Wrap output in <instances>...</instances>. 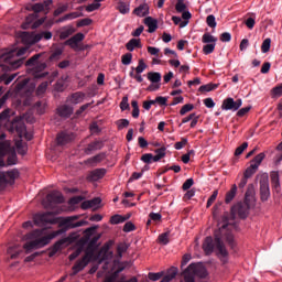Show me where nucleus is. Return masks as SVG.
Masks as SVG:
<instances>
[{
  "instance_id": "1",
  "label": "nucleus",
  "mask_w": 282,
  "mask_h": 282,
  "mask_svg": "<svg viewBox=\"0 0 282 282\" xmlns=\"http://www.w3.org/2000/svg\"><path fill=\"white\" fill-rule=\"evenodd\" d=\"M218 230L215 231V241L213 237H207L203 243V250L205 254H213L215 248L218 251L219 257H228V251L226 250V246H224V241H227L229 246H232L235 241V236H232V231H230V225H228V220L225 223H220Z\"/></svg>"
},
{
  "instance_id": "2",
  "label": "nucleus",
  "mask_w": 282,
  "mask_h": 282,
  "mask_svg": "<svg viewBox=\"0 0 282 282\" xmlns=\"http://www.w3.org/2000/svg\"><path fill=\"white\" fill-rule=\"evenodd\" d=\"M63 235V229L52 231L47 234L45 229H35L23 236V241H26L23 245V249L26 254H30L32 250H40V248H45V246H50L52 239H56V237Z\"/></svg>"
},
{
  "instance_id": "3",
  "label": "nucleus",
  "mask_w": 282,
  "mask_h": 282,
  "mask_svg": "<svg viewBox=\"0 0 282 282\" xmlns=\"http://www.w3.org/2000/svg\"><path fill=\"white\" fill-rule=\"evenodd\" d=\"M14 116V112L8 108L0 113V127H4L9 131H17L19 138H25L28 129L25 123L21 119H14L10 121V117Z\"/></svg>"
},
{
  "instance_id": "4",
  "label": "nucleus",
  "mask_w": 282,
  "mask_h": 282,
  "mask_svg": "<svg viewBox=\"0 0 282 282\" xmlns=\"http://www.w3.org/2000/svg\"><path fill=\"white\" fill-rule=\"evenodd\" d=\"M28 52V47H22L20 50H12L4 55H0V61L3 58L4 63L10 65L11 69H19L23 65L25 57L23 55Z\"/></svg>"
},
{
  "instance_id": "5",
  "label": "nucleus",
  "mask_w": 282,
  "mask_h": 282,
  "mask_svg": "<svg viewBox=\"0 0 282 282\" xmlns=\"http://www.w3.org/2000/svg\"><path fill=\"white\" fill-rule=\"evenodd\" d=\"M195 276H199L200 279H206V276H208V271H206L204 264L192 263L184 271L185 282H195Z\"/></svg>"
},
{
  "instance_id": "6",
  "label": "nucleus",
  "mask_w": 282,
  "mask_h": 282,
  "mask_svg": "<svg viewBox=\"0 0 282 282\" xmlns=\"http://www.w3.org/2000/svg\"><path fill=\"white\" fill-rule=\"evenodd\" d=\"M42 54H35L31 58L26 61V65L32 68V74L34 78H45L47 73L44 72L45 67H47V64L45 62H39V58H41Z\"/></svg>"
},
{
  "instance_id": "7",
  "label": "nucleus",
  "mask_w": 282,
  "mask_h": 282,
  "mask_svg": "<svg viewBox=\"0 0 282 282\" xmlns=\"http://www.w3.org/2000/svg\"><path fill=\"white\" fill-rule=\"evenodd\" d=\"M11 152V153H10ZM8 165L14 166L17 164V153L12 151V148L10 147V141L0 142V158H3V155H8ZM6 166V162L0 159V169Z\"/></svg>"
},
{
  "instance_id": "8",
  "label": "nucleus",
  "mask_w": 282,
  "mask_h": 282,
  "mask_svg": "<svg viewBox=\"0 0 282 282\" xmlns=\"http://www.w3.org/2000/svg\"><path fill=\"white\" fill-rule=\"evenodd\" d=\"M80 215L67 216L61 218V226L67 230H74V228H82V226H89V221L79 220Z\"/></svg>"
},
{
  "instance_id": "9",
  "label": "nucleus",
  "mask_w": 282,
  "mask_h": 282,
  "mask_svg": "<svg viewBox=\"0 0 282 282\" xmlns=\"http://www.w3.org/2000/svg\"><path fill=\"white\" fill-rule=\"evenodd\" d=\"M95 250L93 248H88L86 250L85 256L82 258V260L77 261L75 265L73 267V273L72 276H76L78 272H83L87 265H89V262L91 259H94Z\"/></svg>"
},
{
  "instance_id": "10",
  "label": "nucleus",
  "mask_w": 282,
  "mask_h": 282,
  "mask_svg": "<svg viewBox=\"0 0 282 282\" xmlns=\"http://www.w3.org/2000/svg\"><path fill=\"white\" fill-rule=\"evenodd\" d=\"M36 226H45V224H58V219L52 216V213L36 214L33 217Z\"/></svg>"
},
{
  "instance_id": "11",
  "label": "nucleus",
  "mask_w": 282,
  "mask_h": 282,
  "mask_svg": "<svg viewBox=\"0 0 282 282\" xmlns=\"http://www.w3.org/2000/svg\"><path fill=\"white\" fill-rule=\"evenodd\" d=\"M250 206H252V203H248L247 200L238 203L231 208V213L232 215H238L241 219H246V217H248Z\"/></svg>"
},
{
  "instance_id": "12",
  "label": "nucleus",
  "mask_w": 282,
  "mask_h": 282,
  "mask_svg": "<svg viewBox=\"0 0 282 282\" xmlns=\"http://www.w3.org/2000/svg\"><path fill=\"white\" fill-rule=\"evenodd\" d=\"M148 80H150L151 85L148 87V91H158L161 87L162 74L158 72L148 73Z\"/></svg>"
},
{
  "instance_id": "13",
  "label": "nucleus",
  "mask_w": 282,
  "mask_h": 282,
  "mask_svg": "<svg viewBox=\"0 0 282 282\" xmlns=\"http://www.w3.org/2000/svg\"><path fill=\"white\" fill-rule=\"evenodd\" d=\"M241 105H243L241 99L235 101L232 97H229L223 101L221 109L224 111H238L241 108Z\"/></svg>"
},
{
  "instance_id": "14",
  "label": "nucleus",
  "mask_w": 282,
  "mask_h": 282,
  "mask_svg": "<svg viewBox=\"0 0 282 282\" xmlns=\"http://www.w3.org/2000/svg\"><path fill=\"white\" fill-rule=\"evenodd\" d=\"M260 197L262 202H268L270 198V181L268 176H263L260 180Z\"/></svg>"
},
{
  "instance_id": "15",
  "label": "nucleus",
  "mask_w": 282,
  "mask_h": 282,
  "mask_svg": "<svg viewBox=\"0 0 282 282\" xmlns=\"http://www.w3.org/2000/svg\"><path fill=\"white\" fill-rule=\"evenodd\" d=\"M20 36L24 45H34V43H39V41H41V37L34 33L22 32Z\"/></svg>"
},
{
  "instance_id": "16",
  "label": "nucleus",
  "mask_w": 282,
  "mask_h": 282,
  "mask_svg": "<svg viewBox=\"0 0 282 282\" xmlns=\"http://www.w3.org/2000/svg\"><path fill=\"white\" fill-rule=\"evenodd\" d=\"M102 199L100 197L93 198L90 200H85L82 203V210H88V208H93V210H98L100 208Z\"/></svg>"
},
{
  "instance_id": "17",
  "label": "nucleus",
  "mask_w": 282,
  "mask_h": 282,
  "mask_svg": "<svg viewBox=\"0 0 282 282\" xmlns=\"http://www.w3.org/2000/svg\"><path fill=\"white\" fill-rule=\"evenodd\" d=\"M82 41H85V34L77 33L73 37L68 39L65 42V45H68L69 47H72V50H78V43H80Z\"/></svg>"
},
{
  "instance_id": "18",
  "label": "nucleus",
  "mask_w": 282,
  "mask_h": 282,
  "mask_svg": "<svg viewBox=\"0 0 282 282\" xmlns=\"http://www.w3.org/2000/svg\"><path fill=\"white\" fill-rule=\"evenodd\" d=\"M52 0H45L43 3H35L31 7V10L39 14V12H50V6H52Z\"/></svg>"
},
{
  "instance_id": "19",
  "label": "nucleus",
  "mask_w": 282,
  "mask_h": 282,
  "mask_svg": "<svg viewBox=\"0 0 282 282\" xmlns=\"http://www.w3.org/2000/svg\"><path fill=\"white\" fill-rule=\"evenodd\" d=\"M72 241V238L67 237V238H63L58 241H56L53 247L51 248L50 251V257H54V254H56V252H59V250H63V246H65V243H69Z\"/></svg>"
},
{
  "instance_id": "20",
  "label": "nucleus",
  "mask_w": 282,
  "mask_h": 282,
  "mask_svg": "<svg viewBox=\"0 0 282 282\" xmlns=\"http://www.w3.org/2000/svg\"><path fill=\"white\" fill-rule=\"evenodd\" d=\"M46 199L50 202V204H63V202H65L63 194L58 191L51 192L46 196Z\"/></svg>"
},
{
  "instance_id": "21",
  "label": "nucleus",
  "mask_w": 282,
  "mask_h": 282,
  "mask_svg": "<svg viewBox=\"0 0 282 282\" xmlns=\"http://www.w3.org/2000/svg\"><path fill=\"white\" fill-rule=\"evenodd\" d=\"M106 173V169H97L89 173L88 180H90V182H98V180H102L105 177Z\"/></svg>"
},
{
  "instance_id": "22",
  "label": "nucleus",
  "mask_w": 282,
  "mask_h": 282,
  "mask_svg": "<svg viewBox=\"0 0 282 282\" xmlns=\"http://www.w3.org/2000/svg\"><path fill=\"white\" fill-rule=\"evenodd\" d=\"M57 113L61 118H69L74 113V108L67 105L57 108Z\"/></svg>"
},
{
  "instance_id": "23",
  "label": "nucleus",
  "mask_w": 282,
  "mask_h": 282,
  "mask_svg": "<svg viewBox=\"0 0 282 282\" xmlns=\"http://www.w3.org/2000/svg\"><path fill=\"white\" fill-rule=\"evenodd\" d=\"M144 23L149 28L148 32L150 34H153V32H155V30H158V20L153 19L152 17H147L144 19Z\"/></svg>"
},
{
  "instance_id": "24",
  "label": "nucleus",
  "mask_w": 282,
  "mask_h": 282,
  "mask_svg": "<svg viewBox=\"0 0 282 282\" xmlns=\"http://www.w3.org/2000/svg\"><path fill=\"white\" fill-rule=\"evenodd\" d=\"M133 14L140 18L149 15V6L147 3L140 4L133 10Z\"/></svg>"
},
{
  "instance_id": "25",
  "label": "nucleus",
  "mask_w": 282,
  "mask_h": 282,
  "mask_svg": "<svg viewBox=\"0 0 282 282\" xmlns=\"http://www.w3.org/2000/svg\"><path fill=\"white\" fill-rule=\"evenodd\" d=\"M74 140V135L62 132L57 135V144H61L62 147L67 144L68 142H72Z\"/></svg>"
},
{
  "instance_id": "26",
  "label": "nucleus",
  "mask_w": 282,
  "mask_h": 282,
  "mask_svg": "<svg viewBox=\"0 0 282 282\" xmlns=\"http://www.w3.org/2000/svg\"><path fill=\"white\" fill-rule=\"evenodd\" d=\"M74 32H76V29H74V26L72 25L63 28L62 31L59 32L61 41H65V39H69V36L74 34Z\"/></svg>"
},
{
  "instance_id": "27",
  "label": "nucleus",
  "mask_w": 282,
  "mask_h": 282,
  "mask_svg": "<svg viewBox=\"0 0 282 282\" xmlns=\"http://www.w3.org/2000/svg\"><path fill=\"white\" fill-rule=\"evenodd\" d=\"M84 101H85L84 93H75L68 99V102H70V105H80V102H84Z\"/></svg>"
},
{
  "instance_id": "28",
  "label": "nucleus",
  "mask_w": 282,
  "mask_h": 282,
  "mask_svg": "<svg viewBox=\"0 0 282 282\" xmlns=\"http://www.w3.org/2000/svg\"><path fill=\"white\" fill-rule=\"evenodd\" d=\"M17 173L14 172H0V188H6L8 184V177H15Z\"/></svg>"
},
{
  "instance_id": "29",
  "label": "nucleus",
  "mask_w": 282,
  "mask_h": 282,
  "mask_svg": "<svg viewBox=\"0 0 282 282\" xmlns=\"http://www.w3.org/2000/svg\"><path fill=\"white\" fill-rule=\"evenodd\" d=\"M245 202L249 204H254V185H248L247 192L245 194Z\"/></svg>"
},
{
  "instance_id": "30",
  "label": "nucleus",
  "mask_w": 282,
  "mask_h": 282,
  "mask_svg": "<svg viewBox=\"0 0 282 282\" xmlns=\"http://www.w3.org/2000/svg\"><path fill=\"white\" fill-rule=\"evenodd\" d=\"M102 149V142L101 141H94L85 149V153L89 154L93 151H98Z\"/></svg>"
},
{
  "instance_id": "31",
  "label": "nucleus",
  "mask_w": 282,
  "mask_h": 282,
  "mask_svg": "<svg viewBox=\"0 0 282 282\" xmlns=\"http://www.w3.org/2000/svg\"><path fill=\"white\" fill-rule=\"evenodd\" d=\"M177 276V268L173 267L167 271V274L160 282H171Z\"/></svg>"
},
{
  "instance_id": "32",
  "label": "nucleus",
  "mask_w": 282,
  "mask_h": 282,
  "mask_svg": "<svg viewBox=\"0 0 282 282\" xmlns=\"http://www.w3.org/2000/svg\"><path fill=\"white\" fill-rule=\"evenodd\" d=\"M15 149L19 155H25V153H28V144L23 143L22 140L15 141Z\"/></svg>"
},
{
  "instance_id": "33",
  "label": "nucleus",
  "mask_w": 282,
  "mask_h": 282,
  "mask_svg": "<svg viewBox=\"0 0 282 282\" xmlns=\"http://www.w3.org/2000/svg\"><path fill=\"white\" fill-rule=\"evenodd\" d=\"M118 10L120 14H129L131 12V6L122 0L118 2Z\"/></svg>"
},
{
  "instance_id": "34",
  "label": "nucleus",
  "mask_w": 282,
  "mask_h": 282,
  "mask_svg": "<svg viewBox=\"0 0 282 282\" xmlns=\"http://www.w3.org/2000/svg\"><path fill=\"white\" fill-rule=\"evenodd\" d=\"M105 160V154H97L86 161V164H89L90 166H96V164H99V162H102Z\"/></svg>"
},
{
  "instance_id": "35",
  "label": "nucleus",
  "mask_w": 282,
  "mask_h": 282,
  "mask_svg": "<svg viewBox=\"0 0 282 282\" xmlns=\"http://www.w3.org/2000/svg\"><path fill=\"white\" fill-rule=\"evenodd\" d=\"M236 196H237V185L234 184L230 191L227 192L226 194V198H225L226 204H230V202H232V199H235Z\"/></svg>"
},
{
  "instance_id": "36",
  "label": "nucleus",
  "mask_w": 282,
  "mask_h": 282,
  "mask_svg": "<svg viewBox=\"0 0 282 282\" xmlns=\"http://www.w3.org/2000/svg\"><path fill=\"white\" fill-rule=\"evenodd\" d=\"M126 47H127L128 52H133V50H135V47H142V45L140 44V40L139 39H131L126 44Z\"/></svg>"
},
{
  "instance_id": "37",
  "label": "nucleus",
  "mask_w": 282,
  "mask_h": 282,
  "mask_svg": "<svg viewBox=\"0 0 282 282\" xmlns=\"http://www.w3.org/2000/svg\"><path fill=\"white\" fill-rule=\"evenodd\" d=\"M127 219H129V216H122V215H113L110 218V224H112L113 226L118 225V224H124V221H127Z\"/></svg>"
},
{
  "instance_id": "38",
  "label": "nucleus",
  "mask_w": 282,
  "mask_h": 282,
  "mask_svg": "<svg viewBox=\"0 0 282 282\" xmlns=\"http://www.w3.org/2000/svg\"><path fill=\"white\" fill-rule=\"evenodd\" d=\"M265 160V153H259L254 156V159L251 161V165H253L256 169H259L261 166V162Z\"/></svg>"
},
{
  "instance_id": "39",
  "label": "nucleus",
  "mask_w": 282,
  "mask_h": 282,
  "mask_svg": "<svg viewBox=\"0 0 282 282\" xmlns=\"http://www.w3.org/2000/svg\"><path fill=\"white\" fill-rule=\"evenodd\" d=\"M217 87H219L217 84H206L203 85L198 88V91H200V94H206L208 91H213L215 89H217Z\"/></svg>"
},
{
  "instance_id": "40",
  "label": "nucleus",
  "mask_w": 282,
  "mask_h": 282,
  "mask_svg": "<svg viewBox=\"0 0 282 282\" xmlns=\"http://www.w3.org/2000/svg\"><path fill=\"white\" fill-rule=\"evenodd\" d=\"M202 42L206 44H217V37L212 35L210 33H204Z\"/></svg>"
},
{
  "instance_id": "41",
  "label": "nucleus",
  "mask_w": 282,
  "mask_h": 282,
  "mask_svg": "<svg viewBox=\"0 0 282 282\" xmlns=\"http://www.w3.org/2000/svg\"><path fill=\"white\" fill-rule=\"evenodd\" d=\"M166 156V148H161L155 150V155L153 156V162H160V160H162V158Z\"/></svg>"
},
{
  "instance_id": "42",
  "label": "nucleus",
  "mask_w": 282,
  "mask_h": 282,
  "mask_svg": "<svg viewBox=\"0 0 282 282\" xmlns=\"http://www.w3.org/2000/svg\"><path fill=\"white\" fill-rule=\"evenodd\" d=\"M271 183L274 188H279V186H281V181L279 178V172L271 173Z\"/></svg>"
},
{
  "instance_id": "43",
  "label": "nucleus",
  "mask_w": 282,
  "mask_h": 282,
  "mask_svg": "<svg viewBox=\"0 0 282 282\" xmlns=\"http://www.w3.org/2000/svg\"><path fill=\"white\" fill-rule=\"evenodd\" d=\"M258 170H259L258 167L250 164V166L246 169L243 176H246L248 180H250V177H252L254 175V173H257Z\"/></svg>"
},
{
  "instance_id": "44",
  "label": "nucleus",
  "mask_w": 282,
  "mask_h": 282,
  "mask_svg": "<svg viewBox=\"0 0 282 282\" xmlns=\"http://www.w3.org/2000/svg\"><path fill=\"white\" fill-rule=\"evenodd\" d=\"M131 61H133V54L131 53H126L121 56L122 65H131Z\"/></svg>"
},
{
  "instance_id": "45",
  "label": "nucleus",
  "mask_w": 282,
  "mask_h": 282,
  "mask_svg": "<svg viewBox=\"0 0 282 282\" xmlns=\"http://www.w3.org/2000/svg\"><path fill=\"white\" fill-rule=\"evenodd\" d=\"M23 252L22 250H17L14 247L8 249V254H10V259H19V256Z\"/></svg>"
},
{
  "instance_id": "46",
  "label": "nucleus",
  "mask_w": 282,
  "mask_h": 282,
  "mask_svg": "<svg viewBox=\"0 0 282 282\" xmlns=\"http://www.w3.org/2000/svg\"><path fill=\"white\" fill-rule=\"evenodd\" d=\"M144 69H147V63H144V59H139V64L134 68L135 74H142Z\"/></svg>"
},
{
  "instance_id": "47",
  "label": "nucleus",
  "mask_w": 282,
  "mask_h": 282,
  "mask_svg": "<svg viewBox=\"0 0 282 282\" xmlns=\"http://www.w3.org/2000/svg\"><path fill=\"white\" fill-rule=\"evenodd\" d=\"M193 109H195L193 104H186L181 108L180 113L181 116H186V113H188V111H193Z\"/></svg>"
},
{
  "instance_id": "48",
  "label": "nucleus",
  "mask_w": 282,
  "mask_h": 282,
  "mask_svg": "<svg viewBox=\"0 0 282 282\" xmlns=\"http://www.w3.org/2000/svg\"><path fill=\"white\" fill-rule=\"evenodd\" d=\"M272 43V40L270 39H265L263 42H262V45H261V51L263 54H267V52H270V45Z\"/></svg>"
},
{
  "instance_id": "49",
  "label": "nucleus",
  "mask_w": 282,
  "mask_h": 282,
  "mask_svg": "<svg viewBox=\"0 0 282 282\" xmlns=\"http://www.w3.org/2000/svg\"><path fill=\"white\" fill-rule=\"evenodd\" d=\"M116 124L119 129V131H122V129H126L129 127V120L128 119H120L116 121Z\"/></svg>"
},
{
  "instance_id": "50",
  "label": "nucleus",
  "mask_w": 282,
  "mask_h": 282,
  "mask_svg": "<svg viewBox=\"0 0 282 282\" xmlns=\"http://www.w3.org/2000/svg\"><path fill=\"white\" fill-rule=\"evenodd\" d=\"M99 9H100V3L94 0L93 3L86 7V12H95V10H99Z\"/></svg>"
},
{
  "instance_id": "51",
  "label": "nucleus",
  "mask_w": 282,
  "mask_h": 282,
  "mask_svg": "<svg viewBox=\"0 0 282 282\" xmlns=\"http://www.w3.org/2000/svg\"><path fill=\"white\" fill-rule=\"evenodd\" d=\"M216 46H217V44H206L205 46H203L204 54H206V55L213 54L215 52Z\"/></svg>"
},
{
  "instance_id": "52",
  "label": "nucleus",
  "mask_w": 282,
  "mask_h": 282,
  "mask_svg": "<svg viewBox=\"0 0 282 282\" xmlns=\"http://www.w3.org/2000/svg\"><path fill=\"white\" fill-rule=\"evenodd\" d=\"M47 86H48V83L47 82H43L36 89V94L39 96H43V94H45V91H47Z\"/></svg>"
},
{
  "instance_id": "53",
  "label": "nucleus",
  "mask_w": 282,
  "mask_h": 282,
  "mask_svg": "<svg viewBox=\"0 0 282 282\" xmlns=\"http://www.w3.org/2000/svg\"><path fill=\"white\" fill-rule=\"evenodd\" d=\"M91 23H94V21L91 19L85 18L77 22V28H85L87 25H91Z\"/></svg>"
},
{
  "instance_id": "54",
  "label": "nucleus",
  "mask_w": 282,
  "mask_h": 282,
  "mask_svg": "<svg viewBox=\"0 0 282 282\" xmlns=\"http://www.w3.org/2000/svg\"><path fill=\"white\" fill-rule=\"evenodd\" d=\"M206 23L208 28H217V20L215 19V15L210 14L206 19Z\"/></svg>"
},
{
  "instance_id": "55",
  "label": "nucleus",
  "mask_w": 282,
  "mask_h": 282,
  "mask_svg": "<svg viewBox=\"0 0 282 282\" xmlns=\"http://www.w3.org/2000/svg\"><path fill=\"white\" fill-rule=\"evenodd\" d=\"M272 96H274V98H281V96H282V84H280L279 86H275L272 89Z\"/></svg>"
},
{
  "instance_id": "56",
  "label": "nucleus",
  "mask_w": 282,
  "mask_h": 282,
  "mask_svg": "<svg viewBox=\"0 0 282 282\" xmlns=\"http://www.w3.org/2000/svg\"><path fill=\"white\" fill-rule=\"evenodd\" d=\"M37 36H40V41H43V39L45 41H50L52 39V32L44 31V32L37 33Z\"/></svg>"
},
{
  "instance_id": "57",
  "label": "nucleus",
  "mask_w": 282,
  "mask_h": 282,
  "mask_svg": "<svg viewBox=\"0 0 282 282\" xmlns=\"http://www.w3.org/2000/svg\"><path fill=\"white\" fill-rule=\"evenodd\" d=\"M153 154L151 153H145L141 156V161L144 162V164H151V162H153Z\"/></svg>"
},
{
  "instance_id": "58",
  "label": "nucleus",
  "mask_w": 282,
  "mask_h": 282,
  "mask_svg": "<svg viewBox=\"0 0 282 282\" xmlns=\"http://www.w3.org/2000/svg\"><path fill=\"white\" fill-rule=\"evenodd\" d=\"M133 230H135V225H133V223L128 221L124 224L123 232H133Z\"/></svg>"
},
{
  "instance_id": "59",
  "label": "nucleus",
  "mask_w": 282,
  "mask_h": 282,
  "mask_svg": "<svg viewBox=\"0 0 282 282\" xmlns=\"http://www.w3.org/2000/svg\"><path fill=\"white\" fill-rule=\"evenodd\" d=\"M159 243H162L163 246H166L169 243V232L161 234L159 236Z\"/></svg>"
},
{
  "instance_id": "60",
  "label": "nucleus",
  "mask_w": 282,
  "mask_h": 282,
  "mask_svg": "<svg viewBox=\"0 0 282 282\" xmlns=\"http://www.w3.org/2000/svg\"><path fill=\"white\" fill-rule=\"evenodd\" d=\"M193 184H195V181L193 178H187L184 183H183V191H188L191 189V187L193 186Z\"/></svg>"
},
{
  "instance_id": "61",
  "label": "nucleus",
  "mask_w": 282,
  "mask_h": 282,
  "mask_svg": "<svg viewBox=\"0 0 282 282\" xmlns=\"http://www.w3.org/2000/svg\"><path fill=\"white\" fill-rule=\"evenodd\" d=\"M176 12H184L186 10V4L184 3V0H178L175 6Z\"/></svg>"
},
{
  "instance_id": "62",
  "label": "nucleus",
  "mask_w": 282,
  "mask_h": 282,
  "mask_svg": "<svg viewBox=\"0 0 282 282\" xmlns=\"http://www.w3.org/2000/svg\"><path fill=\"white\" fill-rule=\"evenodd\" d=\"M248 149V142H243L240 147L236 149L235 155H241L243 151Z\"/></svg>"
},
{
  "instance_id": "63",
  "label": "nucleus",
  "mask_w": 282,
  "mask_h": 282,
  "mask_svg": "<svg viewBox=\"0 0 282 282\" xmlns=\"http://www.w3.org/2000/svg\"><path fill=\"white\" fill-rule=\"evenodd\" d=\"M148 52L151 54V56H160V48L155 46H148Z\"/></svg>"
},
{
  "instance_id": "64",
  "label": "nucleus",
  "mask_w": 282,
  "mask_h": 282,
  "mask_svg": "<svg viewBox=\"0 0 282 282\" xmlns=\"http://www.w3.org/2000/svg\"><path fill=\"white\" fill-rule=\"evenodd\" d=\"M148 276H149L150 281H160V279L162 276V272L149 273Z\"/></svg>"
}]
</instances>
